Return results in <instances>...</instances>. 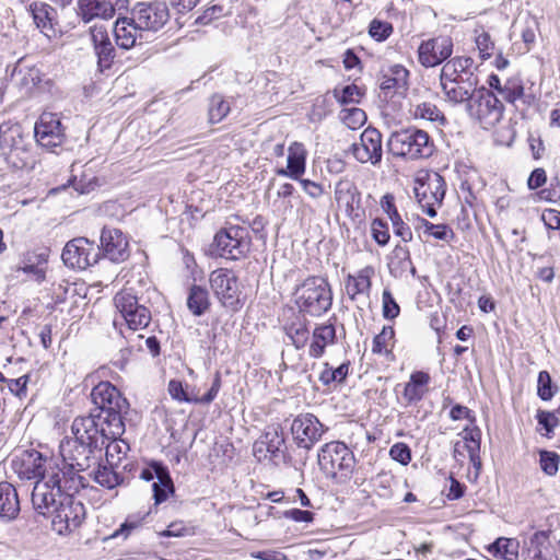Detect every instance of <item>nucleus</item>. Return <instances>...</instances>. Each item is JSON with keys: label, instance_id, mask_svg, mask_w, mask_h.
<instances>
[{"label": "nucleus", "instance_id": "nucleus-1", "mask_svg": "<svg viewBox=\"0 0 560 560\" xmlns=\"http://www.w3.org/2000/svg\"><path fill=\"white\" fill-rule=\"evenodd\" d=\"M94 448L81 443L77 438H65L59 445V453L62 458V468H57L66 479V483L70 482L67 488L79 489L84 487L85 479L80 475L91 467L92 455Z\"/></svg>", "mask_w": 560, "mask_h": 560}, {"label": "nucleus", "instance_id": "nucleus-2", "mask_svg": "<svg viewBox=\"0 0 560 560\" xmlns=\"http://www.w3.org/2000/svg\"><path fill=\"white\" fill-rule=\"evenodd\" d=\"M91 399L95 406L92 411L104 422H109L114 432H125L122 415L129 409L128 400L109 382H100L91 392Z\"/></svg>", "mask_w": 560, "mask_h": 560}, {"label": "nucleus", "instance_id": "nucleus-3", "mask_svg": "<svg viewBox=\"0 0 560 560\" xmlns=\"http://www.w3.org/2000/svg\"><path fill=\"white\" fill-rule=\"evenodd\" d=\"M295 303L299 310L311 316L325 314L332 304V292L323 277H308L295 290Z\"/></svg>", "mask_w": 560, "mask_h": 560}, {"label": "nucleus", "instance_id": "nucleus-4", "mask_svg": "<svg viewBox=\"0 0 560 560\" xmlns=\"http://www.w3.org/2000/svg\"><path fill=\"white\" fill-rule=\"evenodd\" d=\"M388 147L394 155L409 160L429 158L434 149L428 132L417 128L394 132L388 140Z\"/></svg>", "mask_w": 560, "mask_h": 560}, {"label": "nucleus", "instance_id": "nucleus-5", "mask_svg": "<svg viewBox=\"0 0 560 560\" xmlns=\"http://www.w3.org/2000/svg\"><path fill=\"white\" fill-rule=\"evenodd\" d=\"M66 479L59 471L51 469V475L47 479L36 481L32 492V503L39 514L51 516L62 497L68 495L65 490H70L67 488L70 482L66 483ZM72 490L77 491L78 489Z\"/></svg>", "mask_w": 560, "mask_h": 560}, {"label": "nucleus", "instance_id": "nucleus-6", "mask_svg": "<svg viewBox=\"0 0 560 560\" xmlns=\"http://www.w3.org/2000/svg\"><path fill=\"white\" fill-rule=\"evenodd\" d=\"M71 432L81 443L96 450L104 445L107 440H116L124 432H114L109 422H104L96 413L77 417L71 425Z\"/></svg>", "mask_w": 560, "mask_h": 560}, {"label": "nucleus", "instance_id": "nucleus-7", "mask_svg": "<svg viewBox=\"0 0 560 560\" xmlns=\"http://www.w3.org/2000/svg\"><path fill=\"white\" fill-rule=\"evenodd\" d=\"M354 463L352 451L339 441L326 443L318 453L319 468L332 478L348 477L353 470Z\"/></svg>", "mask_w": 560, "mask_h": 560}, {"label": "nucleus", "instance_id": "nucleus-8", "mask_svg": "<svg viewBox=\"0 0 560 560\" xmlns=\"http://www.w3.org/2000/svg\"><path fill=\"white\" fill-rule=\"evenodd\" d=\"M213 246L218 256L236 260L249 250V231L244 226L229 225L215 234Z\"/></svg>", "mask_w": 560, "mask_h": 560}, {"label": "nucleus", "instance_id": "nucleus-9", "mask_svg": "<svg viewBox=\"0 0 560 560\" xmlns=\"http://www.w3.org/2000/svg\"><path fill=\"white\" fill-rule=\"evenodd\" d=\"M466 110L485 129L493 127L503 116L502 103L491 91L485 88H478L470 102L467 103Z\"/></svg>", "mask_w": 560, "mask_h": 560}, {"label": "nucleus", "instance_id": "nucleus-10", "mask_svg": "<svg viewBox=\"0 0 560 560\" xmlns=\"http://www.w3.org/2000/svg\"><path fill=\"white\" fill-rule=\"evenodd\" d=\"M415 196L418 203L429 217L436 215V208L445 196V180L436 172L425 173L416 179Z\"/></svg>", "mask_w": 560, "mask_h": 560}, {"label": "nucleus", "instance_id": "nucleus-11", "mask_svg": "<svg viewBox=\"0 0 560 560\" xmlns=\"http://www.w3.org/2000/svg\"><path fill=\"white\" fill-rule=\"evenodd\" d=\"M85 514L82 502L70 494L62 497L51 515L52 529L59 535H68L82 525Z\"/></svg>", "mask_w": 560, "mask_h": 560}, {"label": "nucleus", "instance_id": "nucleus-12", "mask_svg": "<svg viewBox=\"0 0 560 560\" xmlns=\"http://www.w3.org/2000/svg\"><path fill=\"white\" fill-rule=\"evenodd\" d=\"M210 287L222 306L232 311L241 308L237 277L232 270L225 268L215 269L209 277Z\"/></svg>", "mask_w": 560, "mask_h": 560}, {"label": "nucleus", "instance_id": "nucleus-13", "mask_svg": "<svg viewBox=\"0 0 560 560\" xmlns=\"http://www.w3.org/2000/svg\"><path fill=\"white\" fill-rule=\"evenodd\" d=\"M61 258L66 266L83 270L97 262L100 247L85 237H77L66 244Z\"/></svg>", "mask_w": 560, "mask_h": 560}, {"label": "nucleus", "instance_id": "nucleus-14", "mask_svg": "<svg viewBox=\"0 0 560 560\" xmlns=\"http://www.w3.org/2000/svg\"><path fill=\"white\" fill-rule=\"evenodd\" d=\"M131 15L144 34L158 32L170 19L168 8L163 2L138 3Z\"/></svg>", "mask_w": 560, "mask_h": 560}, {"label": "nucleus", "instance_id": "nucleus-15", "mask_svg": "<svg viewBox=\"0 0 560 560\" xmlns=\"http://www.w3.org/2000/svg\"><path fill=\"white\" fill-rule=\"evenodd\" d=\"M291 431L296 445L311 450L327 431V428L312 413L299 415L292 422Z\"/></svg>", "mask_w": 560, "mask_h": 560}, {"label": "nucleus", "instance_id": "nucleus-16", "mask_svg": "<svg viewBox=\"0 0 560 560\" xmlns=\"http://www.w3.org/2000/svg\"><path fill=\"white\" fill-rule=\"evenodd\" d=\"M453 47V39L447 35L423 40L418 47V61L425 68L442 65L452 56Z\"/></svg>", "mask_w": 560, "mask_h": 560}, {"label": "nucleus", "instance_id": "nucleus-17", "mask_svg": "<svg viewBox=\"0 0 560 560\" xmlns=\"http://www.w3.org/2000/svg\"><path fill=\"white\" fill-rule=\"evenodd\" d=\"M37 143L50 151L60 147L65 141V131L57 114L43 113L34 127Z\"/></svg>", "mask_w": 560, "mask_h": 560}, {"label": "nucleus", "instance_id": "nucleus-18", "mask_svg": "<svg viewBox=\"0 0 560 560\" xmlns=\"http://www.w3.org/2000/svg\"><path fill=\"white\" fill-rule=\"evenodd\" d=\"M14 471L21 479L45 480L51 475L54 467L47 468V459L35 451H25L21 456L13 460Z\"/></svg>", "mask_w": 560, "mask_h": 560}, {"label": "nucleus", "instance_id": "nucleus-19", "mask_svg": "<svg viewBox=\"0 0 560 560\" xmlns=\"http://www.w3.org/2000/svg\"><path fill=\"white\" fill-rule=\"evenodd\" d=\"M140 478L145 481L156 479L152 485L155 505L165 502L170 494H173L175 491L167 467L160 462H152L149 467L142 469Z\"/></svg>", "mask_w": 560, "mask_h": 560}, {"label": "nucleus", "instance_id": "nucleus-20", "mask_svg": "<svg viewBox=\"0 0 560 560\" xmlns=\"http://www.w3.org/2000/svg\"><path fill=\"white\" fill-rule=\"evenodd\" d=\"M0 144L7 151V160L18 168L27 165L26 162H18L21 153H25V142L22 126L20 124L3 122L0 125Z\"/></svg>", "mask_w": 560, "mask_h": 560}, {"label": "nucleus", "instance_id": "nucleus-21", "mask_svg": "<svg viewBox=\"0 0 560 560\" xmlns=\"http://www.w3.org/2000/svg\"><path fill=\"white\" fill-rule=\"evenodd\" d=\"M353 156L360 163L377 164L382 160V135L375 128H366L360 137V141L352 145Z\"/></svg>", "mask_w": 560, "mask_h": 560}, {"label": "nucleus", "instance_id": "nucleus-22", "mask_svg": "<svg viewBox=\"0 0 560 560\" xmlns=\"http://www.w3.org/2000/svg\"><path fill=\"white\" fill-rule=\"evenodd\" d=\"M114 262L125 261L129 257L127 236L116 228L104 226L101 233L100 250Z\"/></svg>", "mask_w": 560, "mask_h": 560}, {"label": "nucleus", "instance_id": "nucleus-23", "mask_svg": "<svg viewBox=\"0 0 560 560\" xmlns=\"http://www.w3.org/2000/svg\"><path fill=\"white\" fill-rule=\"evenodd\" d=\"M479 81L478 75L474 71V60L466 56H456L443 63L440 72V83Z\"/></svg>", "mask_w": 560, "mask_h": 560}, {"label": "nucleus", "instance_id": "nucleus-24", "mask_svg": "<svg viewBox=\"0 0 560 560\" xmlns=\"http://www.w3.org/2000/svg\"><path fill=\"white\" fill-rule=\"evenodd\" d=\"M127 3H118L116 0H79L78 15L89 23L93 19L109 20L117 9L125 8Z\"/></svg>", "mask_w": 560, "mask_h": 560}, {"label": "nucleus", "instance_id": "nucleus-25", "mask_svg": "<svg viewBox=\"0 0 560 560\" xmlns=\"http://www.w3.org/2000/svg\"><path fill=\"white\" fill-rule=\"evenodd\" d=\"M479 81H469L466 79L462 82L440 83V88L445 102L452 105L466 104L470 102L478 90Z\"/></svg>", "mask_w": 560, "mask_h": 560}, {"label": "nucleus", "instance_id": "nucleus-26", "mask_svg": "<svg viewBox=\"0 0 560 560\" xmlns=\"http://www.w3.org/2000/svg\"><path fill=\"white\" fill-rule=\"evenodd\" d=\"M21 511L20 499L14 486L8 481L0 482V522L10 523L18 518Z\"/></svg>", "mask_w": 560, "mask_h": 560}, {"label": "nucleus", "instance_id": "nucleus-27", "mask_svg": "<svg viewBox=\"0 0 560 560\" xmlns=\"http://www.w3.org/2000/svg\"><path fill=\"white\" fill-rule=\"evenodd\" d=\"M335 200L340 208H343L347 215L352 217L355 209L360 207L361 194L355 184L350 179H340L335 186Z\"/></svg>", "mask_w": 560, "mask_h": 560}, {"label": "nucleus", "instance_id": "nucleus-28", "mask_svg": "<svg viewBox=\"0 0 560 560\" xmlns=\"http://www.w3.org/2000/svg\"><path fill=\"white\" fill-rule=\"evenodd\" d=\"M114 34L117 45L122 49L132 48L138 40H142L144 33L133 22V16L118 19L115 23Z\"/></svg>", "mask_w": 560, "mask_h": 560}, {"label": "nucleus", "instance_id": "nucleus-29", "mask_svg": "<svg viewBox=\"0 0 560 560\" xmlns=\"http://www.w3.org/2000/svg\"><path fill=\"white\" fill-rule=\"evenodd\" d=\"M409 71L401 65H394L382 75L380 89L386 95L402 94L408 88Z\"/></svg>", "mask_w": 560, "mask_h": 560}, {"label": "nucleus", "instance_id": "nucleus-30", "mask_svg": "<svg viewBox=\"0 0 560 560\" xmlns=\"http://www.w3.org/2000/svg\"><path fill=\"white\" fill-rule=\"evenodd\" d=\"M388 269L395 278H407L408 275L416 276L417 270L412 264L410 252L406 246L396 245L388 261Z\"/></svg>", "mask_w": 560, "mask_h": 560}, {"label": "nucleus", "instance_id": "nucleus-31", "mask_svg": "<svg viewBox=\"0 0 560 560\" xmlns=\"http://www.w3.org/2000/svg\"><path fill=\"white\" fill-rule=\"evenodd\" d=\"M381 207L384 210V212L388 215L394 233L396 236L400 237L402 242H411L412 241V231L407 225L401 215L399 214L395 203H394V197L389 194L383 196L381 199Z\"/></svg>", "mask_w": 560, "mask_h": 560}, {"label": "nucleus", "instance_id": "nucleus-32", "mask_svg": "<svg viewBox=\"0 0 560 560\" xmlns=\"http://www.w3.org/2000/svg\"><path fill=\"white\" fill-rule=\"evenodd\" d=\"M336 341V328L332 324H322L315 327L312 335L308 353L312 358H320L325 348Z\"/></svg>", "mask_w": 560, "mask_h": 560}, {"label": "nucleus", "instance_id": "nucleus-33", "mask_svg": "<svg viewBox=\"0 0 560 560\" xmlns=\"http://www.w3.org/2000/svg\"><path fill=\"white\" fill-rule=\"evenodd\" d=\"M48 261V250L42 248L39 250H32L24 254L19 269L25 273H32L36 280L45 278V266Z\"/></svg>", "mask_w": 560, "mask_h": 560}, {"label": "nucleus", "instance_id": "nucleus-34", "mask_svg": "<svg viewBox=\"0 0 560 560\" xmlns=\"http://www.w3.org/2000/svg\"><path fill=\"white\" fill-rule=\"evenodd\" d=\"M374 270L371 267L361 269L357 275H349L346 281V291L351 300L359 294H369L371 289V277Z\"/></svg>", "mask_w": 560, "mask_h": 560}, {"label": "nucleus", "instance_id": "nucleus-35", "mask_svg": "<svg viewBox=\"0 0 560 560\" xmlns=\"http://www.w3.org/2000/svg\"><path fill=\"white\" fill-rule=\"evenodd\" d=\"M430 381V376L424 372H415L411 374L410 380L406 383L402 398L410 405L422 399L425 393V386Z\"/></svg>", "mask_w": 560, "mask_h": 560}, {"label": "nucleus", "instance_id": "nucleus-36", "mask_svg": "<svg viewBox=\"0 0 560 560\" xmlns=\"http://www.w3.org/2000/svg\"><path fill=\"white\" fill-rule=\"evenodd\" d=\"M28 11L33 16L34 23L45 35L52 31V19L56 13L55 9L45 2H32Z\"/></svg>", "mask_w": 560, "mask_h": 560}, {"label": "nucleus", "instance_id": "nucleus-37", "mask_svg": "<svg viewBox=\"0 0 560 560\" xmlns=\"http://www.w3.org/2000/svg\"><path fill=\"white\" fill-rule=\"evenodd\" d=\"M288 166L290 168L291 178L300 179L305 173L306 167V150L300 142H293L289 147Z\"/></svg>", "mask_w": 560, "mask_h": 560}, {"label": "nucleus", "instance_id": "nucleus-38", "mask_svg": "<svg viewBox=\"0 0 560 560\" xmlns=\"http://www.w3.org/2000/svg\"><path fill=\"white\" fill-rule=\"evenodd\" d=\"M187 307L195 316L203 315L210 307L207 289L200 285H192L188 293Z\"/></svg>", "mask_w": 560, "mask_h": 560}, {"label": "nucleus", "instance_id": "nucleus-39", "mask_svg": "<svg viewBox=\"0 0 560 560\" xmlns=\"http://www.w3.org/2000/svg\"><path fill=\"white\" fill-rule=\"evenodd\" d=\"M489 552L504 560H517L518 541L513 538L500 537L489 547Z\"/></svg>", "mask_w": 560, "mask_h": 560}, {"label": "nucleus", "instance_id": "nucleus-40", "mask_svg": "<svg viewBox=\"0 0 560 560\" xmlns=\"http://www.w3.org/2000/svg\"><path fill=\"white\" fill-rule=\"evenodd\" d=\"M501 96L509 103H516L523 101V103L529 104L530 101L525 100L524 84L520 77H511L505 80L502 85Z\"/></svg>", "mask_w": 560, "mask_h": 560}, {"label": "nucleus", "instance_id": "nucleus-41", "mask_svg": "<svg viewBox=\"0 0 560 560\" xmlns=\"http://www.w3.org/2000/svg\"><path fill=\"white\" fill-rule=\"evenodd\" d=\"M415 118H420L433 122L436 126H444L446 118L440 108L430 102H423L416 105L413 109Z\"/></svg>", "mask_w": 560, "mask_h": 560}, {"label": "nucleus", "instance_id": "nucleus-42", "mask_svg": "<svg viewBox=\"0 0 560 560\" xmlns=\"http://www.w3.org/2000/svg\"><path fill=\"white\" fill-rule=\"evenodd\" d=\"M364 94L365 90L355 84L337 86L332 90V95L340 105L359 104Z\"/></svg>", "mask_w": 560, "mask_h": 560}, {"label": "nucleus", "instance_id": "nucleus-43", "mask_svg": "<svg viewBox=\"0 0 560 560\" xmlns=\"http://www.w3.org/2000/svg\"><path fill=\"white\" fill-rule=\"evenodd\" d=\"M230 103L220 94H214L209 100L208 117L210 124L222 121L230 113Z\"/></svg>", "mask_w": 560, "mask_h": 560}, {"label": "nucleus", "instance_id": "nucleus-44", "mask_svg": "<svg viewBox=\"0 0 560 560\" xmlns=\"http://www.w3.org/2000/svg\"><path fill=\"white\" fill-rule=\"evenodd\" d=\"M114 302L122 319L130 316V314L135 312L136 307L142 306L138 303L137 296L127 289L118 292L115 295Z\"/></svg>", "mask_w": 560, "mask_h": 560}, {"label": "nucleus", "instance_id": "nucleus-45", "mask_svg": "<svg viewBox=\"0 0 560 560\" xmlns=\"http://www.w3.org/2000/svg\"><path fill=\"white\" fill-rule=\"evenodd\" d=\"M285 334L298 350L304 348L310 340V330L302 322L292 323L285 327Z\"/></svg>", "mask_w": 560, "mask_h": 560}, {"label": "nucleus", "instance_id": "nucleus-46", "mask_svg": "<svg viewBox=\"0 0 560 560\" xmlns=\"http://www.w3.org/2000/svg\"><path fill=\"white\" fill-rule=\"evenodd\" d=\"M416 229L422 231L424 235L440 241H447L450 237H453V231L447 225L433 224L425 219H419V224Z\"/></svg>", "mask_w": 560, "mask_h": 560}, {"label": "nucleus", "instance_id": "nucleus-47", "mask_svg": "<svg viewBox=\"0 0 560 560\" xmlns=\"http://www.w3.org/2000/svg\"><path fill=\"white\" fill-rule=\"evenodd\" d=\"M349 373V364L342 363L336 369L329 366L328 363H324V368L319 373V381L324 385H330L331 383H341L345 381Z\"/></svg>", "mask_w": 560, "mask_h": 560}, {"label": "nucleus", "instance_id": "nucleus-48", "mask_svg": "<svg viewBox=\"0 0 560 560\" xmlns=\"http://www.w3.org/2000/svg\"><path fill=\"white\" fill-rule=\"evenodd\" d=\"M341 121L350 129L357 130L366 121V114L358 107L343 108L340 112Z\"/></svg>", "mask_w": 560, "mask_h": 560}, {"label": "nucleus", "instance_id": "nucleus-49", "mask_svg": "<svg viewBox=\"0 0 560 560\" xmlns=\"http://www.w3.org/2000/svg\"><path fill=\"white\" fill-rule=\"evenodd\" d=\"M394 32L393 24L378 18L373 19L369 25V35L376 42L386 40Z\"/></svg>", "mask_w": 560, "mask_h": 560}, {"label": "nucleus", "instance_id": "nucleus-50", "mask_svg": "<svg viewBox=\"0 0 560 560\" xmlns=\"http://www.w3.org/2000/svg\"><path fill=\"white\" fill-rule=\"evenodd\" d=\"M395 331L392 326H384L382 331L373 339L372 351L377 354L388 353L389 346L394 339Z\"/></svg>", "mask_w": 560, "mask_h": 560}, {"label": "nucleus", "instance_id": "nucleus-51", "mask_svg": "<svg viewBox=\"0 0 560 560\" xmlns=\"http://www.w3.org/2000/svg\"><path fill=\"white\" fill-rule=\"evenodd\" d=\"M124 320L131 330H137L149 325L151 313L145 306L136 307L135 312L124 318Z\"/></svg>", "mask_w": 560, "mask_h": 560}, {"label": "nucleus", "instance_id": "nucleus-52", "mask_svg": "<svg viewBox=\"0 0 560 560\" xmlns=\"http://www.w3.org/2000/svg\"><path fill=\"white\" fill-rule=\"evenodd\" d=\"M92 474L98 485L108 489L119 483V476L110 467L98 465Z\"/></svg>", "mask_w": 560, "mask_h": 560}, {"label": "nucleus", "instance_id": "nucleus-53", "mask_svg": "<svg viewBox=\"0 0 560 560\" xmlns=\"http://www.w3.org/2000/svg\"><path fill=\"white\" fill-rule=\"evenodd\" d=\"M560 456L555 452L540 451L539 465L548 476H556L559 469Z\"/></svg>", "mask_w": 560, "mask_h": 560}, {"label": "nucleus", "instance_id": "nucleus-54", "mask_svg": "<svg viewBox=\"0 0 560 560\" xmlns=\"http://www.w3.org/2000/svg\"><path fill=\"white\" fill-rule=\"evenodd\" d=\"M557 387H553L551 376L547 371H540L537 380V394L542 400H550Z\"/></svg>", "mask_w": 560, "mask_h": 560}, {"label": "nucleus", "instance_id": "nucleus-55", "mask_svg": "<svg viewBox=\"0 0 560 560\" xmlns=\"http://www.w3.org/2000/svg\"><path fill=\"white\" fill-rule=\"evenodd\" d=\"M549 530H538L529 538V551L533 552V558L538 560L541 558L542 549L547 547L549 542Z\"/></svg>", "mask_w": 560, "mask_h": 560}, {"label": "nucleus", "instance_id": "nucleus-56", "mask_svg": "<svg viewBox=\"0 0 560 560\" xmlns=\"http://www.w3.org/2000/svg\"><path fill=\"white\" fill-rule=\"evenodd\" d=\"M371 234L380 246L387 245L390 238L387 222L378 218L374 219L371 223Z\"/></svg>", "mask_w": 560, "mask_h": 560}, {"label": "nucleus", "instance_id": "nucleus-57", "mask_svg": "<svg viewBox=\"0 0 560 560\" xmlns=\"http://www.w3.org/2000/svg\"><path fill=\"white\" fill-rule=\"evenodd\" d=\"M95 55L97 56V63L100 68L108 69L112 66V62L115 58V48L110 42H106L105 44H102L101 46H97L95 49Z\"/></svg>", "mask_w": 560, "mask_h": 560}, {"label": "nucleus", "instance_id": "nucleus-58", "mask_svg": "<svg viewBox=\"0 0 560 560\" xmlns=\"http://www.w3.org/2000/svg\"><path fill=\"white\" fill-rule=\"evenodd\" d=\"M476 45L482 59H488L494 54V43L487 32H481L476 36Z\"/></svg>", "mask_w": 560, "mask_h": 560}, {"label": "nucleus", "instance_id": "nucleus-59", "mask_svg": "<svg viewBox=\"0 0 560 560\" xmlns=\"http://www.w3.org/2000/svg\"><path fill=\"white\" fill-rule=\"evenodd\" d=\"M383 316L387 319H394L399 315L400 308L394 296L388 290H384L382 294Z\"/></svg>", "mask_w": 560, "mask_h": 560}, {"label": "nucleus", "instance_id": "nucleus-60", "mask_svg": "<svg viewBox=\"0 0 560 560\" xmlns=\"http://www.w3.org/2000/svg\"><path fill=\"white\" fill-rule=\"evenodd\" d=\"M389 456L392 457V459L406 466L411 460V451L407 444L399 442L390 447Z\"/></svg>", "mask_w": 560, "mask_h": 560}, {"label": "nucleus", "instance_id": "nucleus-61", "mask_svg": "<svg viewBox=\"0 0 560 560\" xmlns=\"http://www.w3.org/2000/svg\"><path fill=\"white\" fill-rule=\"evenodd\" d=\"M27 382H28V375H23L18 378L8 380L7 385L12 394L18 396L19 398H23L26 396Z\"/></svg>", "mask_w": 560, "mask_h": 560}, {"label": "nucleus", "instance_id": "nucleus-62", "mask_svg": "<svg viewBox=\"0 0 560 560\" xmlns=\"http://www.w3.org/2000/svg\"><path fill=\"white\" fill-rule=\"evenodd\" d=\"M536 418L538 423L544 427L547 434L551 433L559 423L556 415L549 411L539 410Z\"/></svg>", "mask_w": 560, "mask_h": 560}, {"label": "nucleus", "instance_id": "nucleus-63", "mask_svg": "<svg viewBox=\"0 0 560 560\" xmlns=\"http://www.w3.org/2000/svg\"><path fill=\"white\" fill-rule=\"evenodd\" d=\"M168 393L172 396V398L178 400V401H187V402H194V398H190L182 384V382L172 380L168 383Z\"/></svg>", "mask_w": 560, "mask_h": 560}, {"label": "nucleus", "instance_id": "nucleus-64", "mask_svg": "<svg viewBox=\"0 0 560 560\" xmlns=\"http://www.w3.org/2000/svg\"><path fill=\"white\" fill-rule=\"evenodd\" d=\"M91 39L94 46V49L102 44H105L109 40V35L107 28L104 25L95 24L90 28Z\"/></svg>", "mask_w": 560, "mask_h": 560}]
</instances>
